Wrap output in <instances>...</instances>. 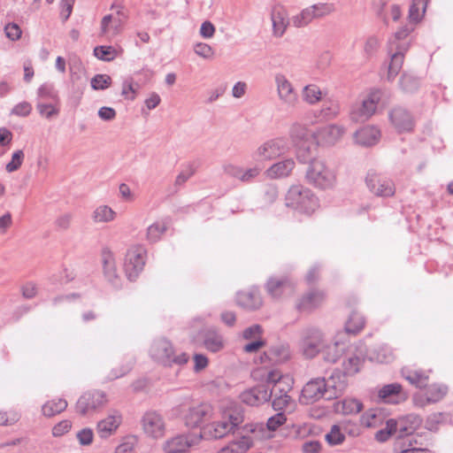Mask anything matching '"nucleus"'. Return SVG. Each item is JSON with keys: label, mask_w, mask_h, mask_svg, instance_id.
<instances>
[{"label": "nucleus", "mask_w": 453, "mask_h": 453, "mask_svg": "<svg viewBox=\"0 0 453 453\" xmlns=\"http://www.w3.org/2000/svg\"><path fill=\"white\" fill-rule=\"evenodd\" d=\"M287 418L283 412H279L268 418L266 426L270 431H275L279 426L283 425Z\"/></svg>", "instance_id": "nucleus-62"}, {"label": "nucleus", "mask_w": 453, "mask_h": 453, "mask_svg": "<svg viewBox=\"0 0 453 453\" xmlns=\"http://www.w3.org/2000/svg\"><path fill=\"white\" fill-rule=\"evenodd\" d=\"M108 402L107 395L100 390H89L83 393L78 399L76 411L85 416L103 408Z\"/></svg>", "instance_id": "nucleus-6"}, {"label": "nucleus", "mask_w": 453, "mask_h": 453, "mask_svg": "<svg viewBox=\"0 0 453 453\" xmlns=\"http://www.w3.org/2000/svg\"><path fill=\"white\" fill-rule=\"evenodd\" d=\"M241 401L250 406H259L270 401L269 387L265 384L257 385L243 391L240 395Z\"/></svg>", "instance_id": "nucleus-20"}, {"label": "nucleus", "mask_w": 453, "mask_h": 453, "mask_svg": "<svg viewBox=\"0 0 453 453\" xmlns=\"http://www.w3.org/2000/svg\"><path fill=\"white\" fill-rule=\"evenodd\" d=\"M343 360H342V372L348 378V376H353L356 373H357L363 364H364V357H362L359 355L346 352L343 355Z\"/></svg>", "instance_id": "nucleus-31"}, {"label": "nucleus", "mask_w": 453, "mask_h": 453, "mask_svg": "<svg viewBox=\"0 0 453 453\" xmlns=\"http://www.w3.org/2000/svg\"><path fill=\"white\" fill-rule=\"evenodd\" d=\"M320 399L328 400L325 388V377H317L310 380L303 386L299 401L302 404L309 405Z\"/></svg>", "instance_id": "nucleus-9"}, {"label": "nucleus", "mask_w": 453, "mask_h": 453, "mask_svg": "<svg viewBox=\"0 0 453 453\" xmlns=\"http://www.w3.org/2000/svg\"><path fill=\"white\" fill-rule=\"evenodd\" d=\"M263 168H264V166H262L261 165H257V164H255L254 167H251V168H249L246 170L242 168L240 180L242 182L251 181L253 179H255L260 173V172L262 171Z\"/></svg>", "instance_id": "nucleus-60"}, {"label": "nucleus", "mask_w": 453, "mask_h": 453, "mask_svg": "<svg viewBox=\"0 0 453 453\" xmlns=\"http://www.w3.org/2000/svg\"><path fill=\"white\" fill-rule=\"evenodd\" d=\"M344 132L345 129L342 126L333 124L325 127L320 131V135L326 143L333 145L341 139Z\"/></svg>", "instance_id": "nucleus-38"}, {"label": "nucleus", "mask_w": 453, "mask_h": 453, "mask_svg": "<svg viewBox=\"0 0 453 453\" xmlns=\"http://www.w3.org/2000/svg\"><path fill=\"white\" fill-rule=\"evenodd\" d=\"M193 441L186 434H179L167 440L164 446L165 453H189Z\"/></svg>", "instance_id": "nucleus-29"}, {"label": "nucleus", "mask_w": 453, "mask_h": 453, "mask_svg": "<svg viewBox=\"0 0 453 453\" xmlns=\"http://www.w3.org/2000/svg\"><path fill=\"white\" fill-rule=\"evenodd\" d=\"M306 181L321 189L331 188L336 182L335 173L318 159L311 161L305 174Z\"/></svg>", "instance_id": "nucleus-4"}, {"label": "nucleus", "mask_w": 453, "mask_h": 453, "mask_svg": "<svg viewBox=\"0 0 453 453\" xmlns=\"http://www.w3.org/2000/svg\"><path fill=\"white\" fill-rule=\"evenodd\" d=\"M423 419L418 414H407L400 417L398 419H389V426H395L398 441H403V438L411 435L422 424Z\"/></svg>", "instance_id": "nucleus-12"}, {"label": "nucleus", "mask_w": 453, "mask_h": 453, "mask_svg": "<svg viewBox=\"0 0 453 453\" xmlns=\"http://www.w3.org/2000/svg\"><path fill=\"white\" fill-rule=\"evenodd\" d=\"M399 84L401 88L407 93L415 92L419 87V79L410 73H403Z\"/></svg>", "instance_id": "nucleus-47"}, {"label": "nucleus", "mask_w": 453, "mask_h": 453, "mask_svg": "<svg viewBox=\"0 0 453 453\" xmlns=\"http://www.w3.org/2000/svg\"><path fill=\"white\" fill-rule=\"evenodd\" d=\"M322 92L315 84H310L303 87L302 96L304 102L309 104H315L321 100Z\"/></svg>", "instance_id": "nucleus-46"}, {"label": "nucleus", "mask_w": 453, "mask_h": 453, "mask_svg": "<svg viewBox=\"0 0 453 453\" xmlns=\"http://www.w3.org/2000/svg\"><path fill=\"white\" fill-rule=\"evenodd\" d=\"M380 136V131L372 126H366L355 133L354 138L357 143L365 147L376 144Z\"/></svg>", "instance_id": "nucleus-30"}, {"label": "nucleus", "mask_w": 453, "mask_h": 453, "mask_svg": "<svg viewBox=\"0 0 453 453\" xmlns=\"http://www.w3.org/2000/svg\"><path fill=\"white\" fill-rule=\"evenodd\" d=\"M111 78L107 74H96L91 79V87L95 90H103L110 87Z\"/></svg>", "instance_id": "nucleus-57"}, {"label": "nucleus", "mask_w": 453, "mask_h": 453, "mask_svg": "<svg viewBox=\"0 0 453 453\" xmlns=\"http://www.w3.org/2000/svg\"><path fill=\"white\" fill-rule=\"evenodd\" d=\"M165 231L166 226L164 223L156 222L148 227L147 239L150 242H156L160 239Z\"/></svg>", "instance_id": "nucleus-55"}, {"label": "nucleus", "mask_w": 453, "mask_h": 453, "mask_svg": "<svg viewBox=\"0 0 453 453\" xmlns=\"http://www.w3.org/2000/svg\"><path fill=\"white\" fill-rule=\"evenodd\" d=\"M311 8L314 11V15L316 19H319L329 15L334 12L335 8L334 4L330 3H319L311 5Z\"/></svg>", "instance_id": "nucleus-58"}, {"label": "nucleus", "mask_w": 453, "mask_h": 453, "mask_svg": "<svg viewBox=\"0 0 453 453\" xmlns=\"http://www.w3.org/2000/svg\"><path fill=\"white\" fill-rule=\"evenodd\" d=\"M296 166L293 158H285L277 163L273 164L265 172L266 176L270 179H280L288 177Z\"/></svg>", "instance_id": "nucleus-28"}, {"label": "nucleus", "mask_w": 453, "mask_h": 453, "mask_svg": "<svg viewBox=\"0 0 453 453\" xmlns=\"http://www.w3.org/2000/svg\"><path fill=\"white\" fill-rule=\"evenodd\" d=\"M285 201L288 207L306 215H311L319 207V198L303 185L291 186Z\"/></svg>", "instance_id": "nucleus-1"}, {"label": "nucleus", "mask_w": 453, "mask_h": 453, "mask_svg": "<svg viewBox=\"0 0 453 453\" xmlns=\"http://www.w3.org/2000/svg\"><path fill=\"white\" fill-rule=\"evenodd\" d=\"M76 437L81 445H90L94 438L93 430L91 428H83L77 433Z\"/></svg>", "instance_id": "nucleus-63"}, {"label": "nucleus", "mask_w": 453, "mask_h": 453, "mask_svg": "<svg viewBox=\"0 0 453 453\" xmlns=\"http://www.w3.org/2000/svg\"><path fill=\"white\" fill-rule=\"evenodd\" d=\"M365 183L370 192L379 197H391L395 193L394 181L374 172L367 173Z\"/></svg>", "instance_id": "nucleus-8"}, {"label": "nucleus", "mask_w": 453, "mask_h": 453, "mask_svg": "<svg viewBox=\"0 0 453 453\" xmlns=\"http://www.w3.org/2000/svg\"><path fill=\"white\" fill-rule=\"evenodd\" d=\"M448 388L442 384H431L427 386L426 394L430 402L437 403L447 394Z\"/></svg>", "instance_id": "nucleus-49"}, {"label": "nucleus", "mask_w": 453, "mask_h": 453, "mask_svg": "<svg viewBox=\"0 0 453 453\" xmlns=\"http://www.w3.org/2000/svg\"><path fill=\"white\" fill-rule=\"evenodd\" d=\"M389 119L399 133L410 132L414 127L411 114L403 107H395L389 112Z\"/></svg>", "instance_id": "nucleus-22"}, {"label": "nucleus", "mask_w": 453, "mask_h": 453, "mask_svg": "<svg viewBox=\"0 0 453 453\" xmlns=\"http://www.w3.org/2000/svg\"><path fill=\"white\" fill-rule=\"evenodd\" d=\"M203 338L204 348L211 352H219L225 346L223 336L214 329L206 330L203 333Z\"/></svg>", "instance_id": "nucleus-33"}, {"label": "nucleus", "mask_w": 453, "mask_h": 453, "mask_svg": "<svg viewBox=\"0 0 453 453\" xmlns=\"http://www.w3.org/2000/svg\"><path fill=\"white\" fill-rule=\"evenodd\" d=\"M289 136L295 146L309 150L306 143L313 137V134L305 125L294 123L290 127Z\"/></svg>", "instance_id": "nucleus-27"}, {"label": "nucleus", "mask_w": 453, "mask_h": 453, "mask_svg": "<svg viewBox=\"0 0 453 453\" xmlns=\"http://www.w3.org/2000/svg\"><path fill=\"white\" fill-rule=\"evenodd\" d=\"M36 109L39 114L48 119L58 115L59 107L46 102H37Z\"/></svg>", "instance_id": "nucleus-52"}, {"label": "nucleus", "mask_w": 453, "mask_h": 453, "mask_svg": "<svg viewBox=\"0 0 453 453\" xmlns=\"http://www.w3.org/2000/svg\"><path fill=\"white\" fill-rule=\"evenodd\" d=\"M115 211L107 205L98 206L93 212V219L96 222H110L114 219Z\"/></svg>", "instance_id": "nucleus-50"}, {"label": "nucleus", "mask_w": 453, "mask_h": 453, "mask_svg": "<svg viewBox=\"0 0 453 453\" xmlns=\"http://www.w3.org/2000/svg\"><path fill=\"white\" fill-rule=\"evenodd\" d=\"M342 408L345 415L357 414L363 410V403L359 400L348 398L342 401Z\"/></svg>", "instance_id": "nucleus-53"}, {"label": "nucleus", "mask_w": 453, "mask_h": 453, "mask_svg": "<svg viewBox=\"0 0 453 453\" xmlns=\"http://www.w3.org/2000/svg\"><path fill=\"white\" fill-rule=\"evenodd\" d=\"M212 412L211 405L206 403L191 406L184 415L185 425L190 428L202 426L211 418Z\"/></svg>", "instance_id": "nucleus-13"}, {"label": "nucleus", "mask_w": 453, "mask_h": 453, "mask_svg": "<svg viewBox=\"0 0 453 453\" xmlns=\"http://www.w3.org/2000/svg\"><path fill=\"white\" fill-rule=\"evenodd\" d=\"M385 416L380 409L373 408L366 411L360 418L362 426L365 427H376L381 425Z\"/></svg>", "instance_id": "nucleus-36"}, {"label": "nucleus", "mask_w": 453, "mask_h": 453, "mask_svg": "<svg viewBox=\"0 0 453 453\" xmlns=\"http://www.w3.org/2000/svg\"><path fill=\"white\" fill-rule=\"evenodd\" d=\"M344 344L335 342L324 346L321 349L323 359L328 363H335L344 355Z\"/></svg>", "instance_id": "nucleus-35"}, {"label": "nucleus", "mask_w": 453, "mask_h": 453, "mask_svg": "<svg viewBox=\"0 0 453 453\" xmlns=\"http://www.w3.org/2000/svg\"><path fill=\"white\" fill-rule=\"evenodd\" d=\"M347 387L348 379L338 368L334 369L326 378L325 377V388L328 400L342 396Z\"/></svg>", "instance_id": "nucleus-14"}, {"label": "nucleus", "mask_w": 453, "mask_h": 453, "mask_svg": "<svg viewBox=\"0 0 453 453\" xmlns=\"http://www.w3.org/2000/svg\"><path fill=\"white\" fill-rule=\"evenodd\" d=\"M271 19L273 23V36L277 38L281 37L285 34L287 27L291 21L286 9L280 4L274 5L272 8Z\"/></svg>", "instance_id": "nucleus-23"}, {"label": "nucleus", "mask_w": 453, "mask_h": 453, "mask_svg": "<svg viewBox=\"0 0 453 453\" xmlns=\"http://www.w3.org/2000/svg\"><path fill=\"white\" fill-rule=\"evenodd\" d=\"M430 371L419 368L403 367L401 370L402 376L412 386L418 388H425L428 386Z\"/></svg>", "instance_id": "nucleus-25"}, {"label": "nucleus", "mask_w": 453, "mask_h": 453, "mask_svg": "<svg viewBox=\"0 0 453 453\" xmlns=\"http://www.w3.org/2000/svg\"><path fill=\"white\" fill-rule=\"evenodd\" d=\"M274 80L279 99L288 106H295L298 102V95L292 83L282 73H277Z\"/></svg>", "instance_id": "nucleus-17"}, {"label": "nucleus", "mask_w": 453, "mask_h": 453, "mask_svg": "<svg viewBox=\"0 0 453 453\" xmlns=\"http://www.w3.org/2000/svg\"><path fill=\"white\" fill-rule=\"evenodd\" d=\"M150 355L155 361L165 366H172L173 365H183L189 359L188 355L185 352L175 355L172 342L164 337L153 341Z\"/></svg>", "instance_id": "nucleus-2"}, {"label": "nucleus", "mask_w": 453, "mask_h": 453, "mask_svg": "<svg viewBox=\"0 0 453 453\" xmlns=\"http://www.w3.org/2000/svg\"><path fill=\"white\" fill-rule=\"evenodd\" d=\"M142 424L144 433L152 438H160L165 434V421L156 411L146 412L142 417Z\"/></svg>", "instance_id": "nucleus-18"}, {"label": "nucleus", "mask_w": 453, "mask_h": 453, "mask_svg": "<svg viewBox=\"0 0 453 453\" xmlns=\"http://www.w3.org/2000/svg\"><path fill=\"white\" fill-rule=\"evenodd\" d=\"M272 398L273 408L277 411H284L291 401L290 395H274Z\"/></svg>", "instance_id": "nucleus-64"}, {"label": "nucleus", "mask_w": 453, "mask_h": 453, "mask_svg": "<svg viewBox=\"0 0 453 453\" xmlns=\"http://www.w3.org/2000/svg\"><path fill=\"white\" fill-rule=\"evenodd\" d=\"M314 11L311 5L302 10V12L291 18V22L295 27H303L315 19Z\"/></svg>", "instance_id": "nucleus-45"}, {"label": "nucleus", "mask_w": 453, "mask_h": 453, "mask_svg": "<svg viewBox=\"0 0 453 453\" xmlns=\"http://www.w3.org/2000/svg\"><path fill=\"white\" fill-rule=\"evenodd\" d=\"M416 24L408 23L401 27L388 41L389 51L394 50V47L398 44H402L403 42H407L406 38L414 31Z\"/></svg>", "instance_id": "nucleus-40"}, {"label": "nucleus", "mask_w": 453, "mask_h": 453, "mask_svg": "<svg viewBox=\"0 0 453 453\" xmlns=\"http://www.w3.org/2000/svg\"><path fill=\"white\" fill-rule=\"evenodd\" d=\"M206 430L213 438L220 439L230 432H233V426H231V424H228V421L224 418L220 421L208 425Z\"/></svg>", "instance_id": "nucleus-43"}, {"label": "nucleus", "mask_w": 453, "mask_h": 453, "mask_svg": "<svg viewBox=\"0 0 453 453\" xmlns=\"http://www.w3.org/2000/svg\"><path fill=\"white\" fill-rule=\"evenodd\" d=\"M322 342L319 336L307 337L302 342V349L303 355L308 358L314 357L323 349Z\"/></svg>", "instance_id": "nucleus-39"}, {"label": "nucleus", "mask_w": 453, "mask_h": 453, "mask_svg": "<svg viewBox=\"0 0 453 453\" xmlns=\"http://www.w3.org/2000/svg\"><path fill=\"white\" fill-rule=\"evenodd\" d=\"M429 0H412L409 8L408 19L410 23H419L426 12Z\"/></svg>", "instance_id": "nucleus-37"}, {"label": "nucleus", "mask_w": 453, "mask_h": 453, "mask_svg": "<svg viewBox=\"0 0 453 453\" xmlns=\"http://www.w3.org/2000/svg\"><path fill=\"white\" fill-rule=\"evenodd\" d=\"M395 448L399 450V453H432L431 450L426 448L413 447L411 440H408L407 445L405 441H397Z\"/></svg>", "instance_id": "nucleus-54"}, {"label": "nucleus", "mask_w": 453, "mask_h": 453, "mask_svg": "<svg viewBox=\"0 0 453 453\" xmlns=\"http://www.w3.org/2000/svg\"><path fill=\"white\" fill-rule=\"evenodd\" d=\"M265 385L269 387L270 400L274 395H289L292 389V380L284 376L278 370H271L265 378Z\"/></svg>", "instance_id": "nucleus-11"}, {"label": "nucleus", "mask_w": 453, "mask_h": 453, "mask_svg": "<svg viewBox=\"0 0 453 453\" xmlns=\"http://www.w3.org/2000/svg\"><path fill=\"white\" fill-rule=\"evenodd\" d=\"M67 407V402L64 398L53 399L46 402L42 407V411L45 417L51 418L57 414L64 411Z\"/></svg>", "instance_id": "nucleus-41"}, {"label": "nucleus", "mask_w": 453, "mask_h": 453, "mask_svg": "<svg viewBox=\"0 0 453 453\" xmlns=\"http://www.w3.org/2000/svg\"><path fill=\"white\" fill-rule=\"evenodd\" d=\"M340 113V105L336 102L325 103L319 114V118L324 120H330L338 116Z\"/></svg>", "instance_id": "nucleus-48"}, {"label": "nucleus", "mask_w": 453, "mask_h": 453, "mask_svg": "<svg viewBox=\"0 0 453 453\" xmlns=\"http://www.w3.org/2000/svg\"><path fill=\"white\" fill-rule=\"evenodd\" d=\"M103 273L104 279L115 288L121 287V278L118 273L113 253L109 248H104L101 252Z\"/></svg>", "instance_id": "nucleus-15"}, {"label": "nucleus", "mask_w": 453, "mask_h": 453, "mask_svg": "<svg viewBox=\"0 0 453 453\" xmlns=\"http://www.w3.org/2000/svg\"><path fill=\"white\" fill-rule=\"evenodd\" d=\"M325 439L330 446H337L345 441V435L338 425H334L330 432L326 434Z\"/></svg>", "instance_id": "nucleus-51"}, {"label": "nucleus", "mask_w": 453, "mask_h": 453, "mask_svg": "<svg viewBox=\"0 0 453 453\" xmlns=\"http://www.w3.org/2000/svg\"><path fill=\"white\" fill-rule=\"evenodd\" d=\"M379 398L385 403L398 404L408 398V393L399 383L384 385L378 393Z\"/></svg>", "instance_id": "nucleus-21"}, {"label": "nucleus", "mask_w": 453, "mask_h": 453, "mask_svg": "<svg viewBox=\"0 0 453 453\" xmlns=\"http://www.w3.org/2000/svg\"><path fill=\"white\" fill-rule=\"evenodd\" d=\"M295 287L296 283L293 279L287 275L272 276L265 284L267 295L276 300L282 298L286 295L292 294Z\"/></svg>", "instance_id": "nucleus-7"}, {"label": "nucleus", "mask_w": 453, "mask_h": 453, "mask_svg": "<svg viewBox=\"0 0 453 453\" xmlns=\"http://www.w3.org/2000/svg\"><path fill=\"white\" fill-rule=\"evenodd\" d=\"M325 297L326 295L321 290H310L301 297L296 304V308L300 311H311L324 302Z\"/></svg>", "instance_id": "nucleus-26"}, {"label": "nucleus", "mask_w": 453, "mask_h": 453, "mask_svg": "<svg viewBox=\"0 0 453 453\" xmlns=\"http://www.w3.org/2000/svg\"><path fill=\"white\" fill-rule=\"evenodd\" d=\"M409 48L410 42H403L402 44L396 45L392 52L389 51V46L388 47V54L391 56L387 76L389 81H392L402 69L404 54L408 51Z\"/></svg>", "instance_id": "nucleus-19"}, {"label": "nucleus", "mask_w": 453, "mask_h": 453, "mask_svg": "<svg viewBox=\"0 0 453 453\" xmlns=\"http://www.w3.org/2000/svg\"><path fill=\"white\" fill-rule=\"evenodd\" d=\"M146 254L147 251L145 248L141 245L133 246L127 250L125 257L124 271L129 280H135L142 272L145 265Z\"/></svg>", "instance_id": "nucleus-5"}, {"label": "nucleus", "mask_w": 453, "mask_h": 453, "mask_svg": "<svg viewBox=\"0 0 453 453\" xmlns=\"http://www.w3.org/2000/svg\"><path fill=\"white\" fill-rule=\"evenodd\" d=\"M449 420V414L446 412H434L427 416L425 427L428 431L437 432L441 425L447 423Z\"/></svg>", "instance_id": "nucleus-44"}, {"label": "nucleus", "mask_w": 453, "mask_h": 453, "mask_svg": "<svg viewBox=\"0 0 453 453\" xmlns=\"http://www.w3.org/2000/svg\"><path fill=\"white\" fill-rule=\"evenodd\" d=\"M25 155L22 150H18L13 152L12 160L6 165V171L12 173L17 171L22 165Z\"/></svg>", "instance_id": "nucleus-59"}, {"label": "nucleus", "mask_w": 453, "mask_h": 453, "mask_svg": "<svg viewBox=\"0 0 453 453\" xmlns=\"http://www.w3.org/2000/svg\"><path fill=\"white\" fill-rule=\"evenodd\" d=\"M288 150V142L284 137H275L262 142L250 155L257 165L265 166V163L284 155Z\"/></svg>", "instance_id": "nucleus-3"}, {"label": "nucleus", "mask_w": 453, "mask_h": 453, "mask_svg": "<svg viewBox=\"0 0 453 453\" xmlns=\"http://www.w3.org/2000/svg\"><path fill=\"white\" fill-rule=\"evenodd\" d=\"M365 324V318L357 311H353L346 321L344 329L348 334L356 335L364 328Z\"/></svg>", "instance_id": "nucleus-42"}, {"label": "nucleus", "mask_w": 453, "mask_h": 453, "mask_svg": "<svg viewBox=\"0 0 453 453\" xmlns=\"http://www.w3.org/2000/svg\"><path fill=\"white\" fill-rule=\"evenodd\" d=\"M37 102H46L56 106L59 105L58 91L52 83L45 82L38 88Z\"/></svg>", "instance_id": "nucleus-34"}, {"label": "nucleus", "mask_w": 453, "mask_h": 453, "mask_svg": "<svg viewBox=\"0 0 453 453\" xmlns=\"http://www.w3.org/2000/svg\"><path fill=\"white\" fill-rule=\"evenodd\" d=\"M235 301L238 306L247 311H257L263 306V298L257 287L237 292Z\"/></svg>", "instance_id": "nucleus-16"}, {"label": "nucleus", "mask_w": 453, "mask_h": 453, "mask_svg": "<svg viewBox=\"0 0 453 453\" xmlns=\"http://www.w3.org/2000/svg\"><path fill=\"white\" fill-rule=\"evenodd\" d=\"M94 55L103 61H111L116 56V50L111 46H96L94 49Z\"/></svg>", "instance_id": "nucleus-56"}, {"label": "nucleus", "mask_w": 453, "mask_h": 453, "mask_svg": "<svg viewBox=\"0 0 453 453\" xmlns=\"http://www.w3.org/2000/svg\"><path fill=\"white\" fill-rule=\"evenodd\" d=\"M4 33L7 38L11 41H17L21 37L22 31L19 26L16 23H8L4 27Z\"/></svg>", "instance_id": "nucleus-61"}, {"label": "nucleus", "mask_w": 453, "mask_h": 453, "mask_svg": "<svg viewBox=\"0 0 453 453\" xmlns=\"http://www.w3.org/2000/svg\"><path fill=\"white\" fill-rule=\"evenodd\" d=\"M121 422L122 416L118 411H114L97 423L96 432L100 438L107 439L117 431Z\"/></svg>", "instance_id": "nucleus-24"}, {"label": "nucleus", "mask_w": 453, "mask_h": 453, "mask_svg": "<svg viewBox=\"0 0 453 453\" xmlns=\"http://www.w3.org/2000/svg\"><path fill=\"white\" fill-rule=\"evenodd\" d=\"M381 96L382 92L380 89L372 90L360 105L352 108L350 112L352 120L357 122L367 120L375 112Z\"/></svg>", "instance_id": "nucleus-10"}, {"label": "nucleus", "mask_w": 453, "mask_h": 453, "mask_svg": "<svg viewBox=\"0 0 453 453\" xmlns=\"http://www.w3.org/2000/svg\"><path fill=\"white\" fill-rule=\"evenodd\" d=\"M290 357L289 349L284 344H277L272 346L261 357V362L268 360L272 363L278 364L287 361Z\"/></svg>", "instance_id": "nucleus-32"}]
</instances>
